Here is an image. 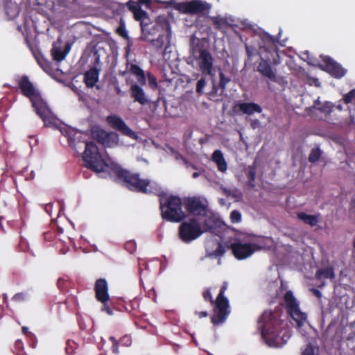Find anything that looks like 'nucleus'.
<instances>
[{"label": "nucleus", "instance_id": "nucleus-13", "mask_svg": "<svg viewBox=\"0 0 355 355\" xmlns=\"http://www.w3.org/2000/svg\"><path fill=\"white\" fill-rule=\"evenodd\" d=\"M107 121L112 128L119 131L122 135L133 139L138 138L137 134L130 129L121 117L116 115L108 116Z\"/></svg>", "mask_w": 355, "mask_h": 355}, {"label": "nucleus", "instance_id": "nucleus-33", "mask_svg": "<svg viewBox=\"0 0 355 355\" xmlns=\"http://www.w3.org/2000/svg\"><path fill=\"white\" fill-rule=\"evenodd\" d=\"M101 303L103 304L101 310L103 311L106 312L109 315H113V309H114L113 300H111L110 297H108V300L107 301H105L104 302H101Z\"/></svg>", "mask_w": 355, "mask_h": 355}, {"label": "nucleus", "instance_id": "nucleus-18", "mask_svg": "<svg viewBox=\"0 0 355 355\" xmlns=\"http://www.w3.org/2000/svg\"><path fill=\"white\" fill-rule=\"evenodd\" d=\"M125 5L128 10L133 13L134 19L139 21L140 27H143L146 24H150L151 20L148 14L141 9L137 2L129 0Z\"/></svg>", "mask_w": 355, "mask_h": 355}, {"label": "nucleus", "instance_id": "nucleus-46", "mask_svg": "<svg viewBox=\"0 0 355 355\" xmlns=\"http://www.w3.org/2000/svg\"><path fill=\"white\" fill-rule=\"evenodd\" d=\"M119 343L121 345L128 347L131 345L132 338L130 336L125 335L121 338V339L119 340Z\"/></svg>", "mask_w": 355, "mask_h": 355}, {"label": "nucleus", "instance_id": "nucleus-31", "mask_svg": "<svg viewBox=\"0 0 355 355\" xmlns=\"http://www.w3.org/2000/svg\"><path fill=\"white\" fill-rule=\"evenodd\" d=\"M166 36L164 34H159L157 39L152 38L148 41L157 51L162 50L165 44Z\"/></svg>", "mask_w": 355, "mask_h": 355}, {"label": "nucleus", "instance_id": "nucleus-20", "mask_svg": "<svg viewBox=\"0 0 355 355\" xmlns=\"http://www.w3.org/2000/svg\"><path fill=\"white\" fill-rule=\"evenodd\" d=\"M94 291L96 298L100 302H104L110 297L107 282L105 279L100 278L96 281Z\"/></svg>", "mask_w": 355, "mask_h": 355}, {"label": "nucleus", "instance_id": "nucleus-27", "mask_svg": "<svg viewBox=\"0 0 355 355\" xmlns=\"http://www.w3.org/2000/svg\"><path fill=\"white\" fill-rule=\"evenodd\" d=\"M212 161L216 164L218 170L220 172H225L227 168V162L220 150H216L211 157Z\"/></svg>", "mask_w": 355, "mask_h": 355}, {"label": "nucleus", "instance_id": "nucleus-9", "mask_svg": "<svg viewBox=\"0 0 355 355\" xmlns=\"http://www.w3.org/2000/svg\"><path fill=\"white\" fill-rule=\"evenodd\" d=\"M211 5L202 0H191L190 1L178 3L175 8L180 12L187 15H205L209 12Z\"/></svg>", "mask_w": 355, "mask_h": 355}, {"label": "nucleus", "instance_id": "nucleus-45", "mask_svg": "<svg viewBox=\"0 0 355 355\" xmlns=\"http://www.w3.org/2000/svg\"><path fill=\"white\" fill-rule=\"evenodd\" d=\"M110 340L112 341V352L114 354H118L119 352V343H120L119 341H118L113 336L110 337Z\"/></svg>", "mask_w": 355, "mask_h": 355}, {"label": "nucleus", "instance_id": "nucleus-41", "mask_svg": "<svg viewBox=\"0 0 355 355\" xmlns=\"http://www.w3.org/2000/svg\"><path fill=\"white\" fill-rule=\"evenodd\" d=\"M230 219L232 223H239L241 221V214L238 210H233L230 214Z\"/></svg>", "mask_w": 355, "mask_h": 355}, {"label": "nucleus", "instance_id": "nucleus-15", "mask_svg": "<svg viewBox=\"0 0 355 355\" xmlns=\"http://www.w3.org/2000/svg\"><path fill=\"white\" fill-rule=\"evenodd\" d=\"M91 135L98 143L105 147H110L112 143L116 141L117 135L114 133L107 132L98 126H94L91 129Z\"/></svg>", "mask_w": 355, "mask_h": 355}, {"label": "nucleus", "instance_id": "nucleus-59", "mask_svg": "<svg viewBox=\"0 0 355 355\" xmlns=\"http://www.w3.org/2000/svg\"><path fill=\"white\" fill-rule=\"evenodd\" d=\"M7 300H8L7 295L6 294H3V302H5L6 304V306L8 307V304Z\"/></svg>", "mask_w": 355, "mask_h": 355}, {"label": "nucleus", "instance_id": "nucleus-19", "mask_svg": "<svg viewBox=\"0 0 355 355\" xmlns=\"http://www.w3.org/2000/svg\"><path fill=\"white\" fill-rule=\"evenodd\" d=\"M232 111L236 114H245L247 115H252L254 113H261L262 107L255 103H239L232 107Z\"/></svg>", "mask_w": 355, "mask_h": 355}, {"label": "nucleus", "instance_id": "nucleus-32", "mask_svg": "<svg viewBox=\"0 0 355 355\" xmlns=\"http://www.w3.org/2000/svg\"><path fill=\"white\" fill-rule=\"evenodd\" d=\"M211 21L214 28L218 31L229 25L227 19L220 17H213Z\"/></svg>", "mask_w": 355, "mask_h": 355}, {"label": "nucleus", "instance_id": "nucleus-22", "mask_svg": "<svg viewBox=\"0 0 355 355\" xmlns=\"http://www.w3.org/2000/svg\"><path fill=\"white\" fill-rule=\"evenodd\" d=\"M355 99V89H351L347 94H346L343 99L339 101V104L336 106L339 110H347L349 111V116L353 121L354 116L351 113L350 105H353V100Z\"/></svg>", "mask_w": 355, "mask_h": 355}, {"label": "nucleus", "instance_id": "nucleus-10", "mask_svg": "<svg viewBox=\"0 0 355 355\" xmlns=\"http://www.w3.org/2000/svg\"><path fill=\"white\" fill-rule=\"evenodd\" d=\"M320 58L322 60V64H320L321 69L332 77L341 78L345 75L346 70L330 56L321 55Z\"/></svg>", "mask_w": 355, "mask_h": 355}, {"label": "nucleus", "instance_id": "nucleus-56", "mask_svg": "<svg viewBox=\"0 0 355 355\" xmlns=\"http://www.w3.org/2000/svg\"><path fill=\"white\" fill-rule=\"evenodd\" d=\"M311 291L313 292V294H314L317 297H318V298H320V297H321V296H322V293H321V292H320L319 290H318V289H316V288H312V289H311Z\"/></svg>", "mask_w": 355, "mask_h": 355}, {"label": "nucleus", "instance_id": "nucleus-54", "mask_svg": "<svg viewBox=\"0 0 355 355\" xmlns=\"http://www.w3.org/2000/svg\"><path fill=\"white\" fill-rule=\"evenodd\" d=\"M152 1L151 0H138V4L146 5L147 7L150 6Z\"/></svg>", "mask_w": 355, "mask_h": 355}, {"label": "nucleus", "instance_id": "nucleus-25", "mask_svg": "<svg viewBox=\"0 0 355 355\" xmlns=\"http://www.w3.org/2000/svg\"><path fill=\"white\" fill-rule=\"evenodd\" d=\"M297 217L304 224L309 225L311 227L316 226L317 224L321 220V214L320 213L311 215L303 211H300L297 213Z\"/></svg>", "mask_w": 355, "mask_h": 355}, {"label": "nucleus", "instance_id": "nucleus-21", "mask_svg": "<svg viewBox=\"0 0 355 355\" xmlns=\"http://www.w3.org/2000/svg\"><path fill=\"white\" fill-rule=\"evenodd\" d=\"M257 71L270 80L276 81V70L272 69L268 60L261 58V60L257 66Z\"/></svg>", "mask_w": 355, "mask_h": 355}, {"label": "nucleus", "instance_id": "nucleus-6", "mask_svg": "<svg viewBox=\"0 0 355 355\" xmlns=\"http://www.w3.org/2000/svg\"><path fill=\"white\" fill-rule=\"evenodd\" d=\"M83 160L85 167L96 173L105 171L108 168V164L104 161L97 146L93 141L85 143Z\"/></svg>", "mask_w": 355, "mask_h": 355}, {"label": "nucleus", "instance_id": "nucleus-2", "mask_svg": "<svg viewBox=\"0 0 355 355\" xmlns=\"http://www.w3.org/2000/svg\"><path fill=\"white\" fill-rule=\"evenodd\" d=\"M110 175L115 178L116 182L125 186L130 191L142 193H154L161 196L163 193L161 187L156 182L148 179L141 178L138 173H132L120 166L114 165L110 168Z\"/></svg>", "mask_w": 355, "mask_h": 355}, {"label": "nucleus", "instance_id": "nucleus-38", "mask_svg": "<svg viewBox=\"0 0 355 355\" xmlns=\"http://www.w3.org/2000/svg\"><path fill=\"white\" fill-rule=\"evenodd\" d=\"M147 78L149 87L153 90L157 89L158 87V85L157 83L156 77L151 73H148Z\"/></svg>", "mask_w": 355, "mask_h": 355}, {"label": "nucleus", "instance_id": "nucleus-57", "mask_svg": "<svg viewBox=\"0 0 355 355\" xmlns=\"http://www.w3.org/2000/svg\"><path fill=\"white\" fill-rule=\"evenodd\" d=\"M245 49H246V53H247L248 57H250V58L252 57V55H253V52H252V48L250 46L246 45L245 46Z\"/></svg>", "mask_w": 355, "mask_h": 355}, {"label": "nucleus", "instance_id": "nucleus-5", "mask_svg": "<svg viewBox=\"0 0 355 355\" xmlns=\"http://www.w3.org/2000/svg\"><path fill=\"white\" fill-rule=\"evenodd\" d=\"M182 200L177 196L171 195L165 199H160L161 216L166 221L180 223L186 218L182 210Z\"/></svg>", "mask_w": 355, "mask_h": 355}, {"label": "nucleus", "instance_id": "nucleus-43", "mask_svg": "<svg viewBox=\"0 0 355 355\" xmlns=\"http://www.w3.org/2000/svg\"><path fill=\"white\" fill-rule=\"evenodd\" d=\"M125 249L130 253H133L137 248V245L135 241H129L125 243Z\"/></svg>", "mask_w": 355, "mask_h": 355}, {"label": "nucleus", "instance_id": "nucleus-42", "mask_svg": "<svg viewBox=\"0 0 355 355\" xmlns=\"http://www.w3.org/2000/svg\"><path fill=\"white\" fill-rule=\"evenodd\" d=\"M225 252V247L220 243H218V247L216 250L213 251L211 255H214L215 257H219L223 256Z\"/></svg>", "mask_w": 355, "mask_h": 355}, {"label": "nucleus", "instance_id": "nucleus-7", "mask_svg": "<svg viewBox=\"0 0 355 355\" xmlns=\"http://www.w3.org/2000/svg\"><path fill=\"white\" fill-rule=\"evenodd\" d=\"M202 233L203 230L200 224L194 218H191L189 220L182 222L179 227V237L183 242L187 243L196 240Z\"/></svg>", "mask_w": 355, "mask_h": 355}, {"label": "nucleus", "instance_id": "nucleus-4", "mask_svg": "<svg viewBox=\"0 0 355 355\" xmlns=\"http://www.w3.org/2000/svg\"><path fill=\"white\" fill-rule=\"evenodd\" d=\"M227 289V284L224 282L220 288L216 299L214 300L210 288H206L202 293V297L206 302L215 304L214 315L211 318V322L214 326L223 324L230 314V306L228 299L225 296Z\"/></svg>", "mask_w": 355, "mask_h": 355}, {"label": "nucleus", "instance_id": "nucleus-44", "mask_svg": "<svg viewBox=\"0 0 355 355\" xmlns=\"http://www.w3.org/2000/svg\"><path fill=\"white\" fill-rule=\"evenodd\" d=\"M207 83L205 78H201L196 84V92L202 93L204 87H205Z\"/></svg>", "mask_w": 355, "mask_h": 355}, {"label": "nucleus", "instance_id": "nucleus-63", "mask_svg": "<svg viewBox=\"0 0 355 355\" xmlns=\"http://www.w3.org/2000/svg\"><path fill=\"white\" fill-rule=\"evenodd\" d=\"M198 175H199V173H197V172H194V173H193V175H192V176H193V178H196L197 177H198Z\"/></svg>", "mask_w": 355, "mask_h": 355}, {"label": "nucleus", "instance_id": "nucleus-60", "mask_svg": "<svg viewBox=\"0 0 355 355\" xmlns=\"http://www.w3.org/2000/svg\"><path fill=\"white\" fill-rule=\"evenodd\" d=\"M67 347H66V352L67 354H72L73 353V350H70L69 348L68 347V345H69V341H67Z\"/></svg>", "mask_w": 355, "mask_h": 355}, {"label": "nucleus", "instance_id": "nucleus-28", "mask_svg": "<svg viewBox=\"0 0 355 355\" xmlns=\"http://www.w3.org/2000/svg\"><path fill=\"white\" fill-rule=\"evenodd\" d=\"M31 51L40 67L44 71L49 70L51 69V63L47 59L44 58L42 53L40 51H34L32 49Z\"/></svg>", "mask_w": 355, "mask_h": 355}, {"label": "nucleus", "instance_id": "nucleus-58", "mask_svg": "<svg viewBox=\"0 0 355 355\" xmlns=\"http://www.w3.org/2000/svg\"><path fill=\"white\" fill-rule=\"evenodd\" d=\"M118 33H119L121 35H122V36H123V37L127 36V33H126L124 30H122L121 28H119V29H118Z\"/></svg>", "mask_w": 355, "mask_h": 355}, {"label": "nucleus", "instance_id": "nucleus-8", "mask_svg": "<svg viewBox=\"0 0 355 355\" xmlns=\"http://www.w3.org/2000/svg\"><path fill=\"white\" fill-rule=\"evenodd\" d=\"M284 302L288 314L296 322L298 327H302L306 320V314L300 311L299 303L291 291L285 293Z\"/></svg>", "mask_w": 355, "mask_h": 355}, {"label": "nucleus", "instance_id": "nucleus-48", "mask_svg": "<svg viewBox=\"0 0 355 355\" xmlns=\"http://www.w3.org/2000/svg\"><path fill=\"white\" fill-rule=\"evenodd\" d=\"M136 78H137V83L139 85H141L142 86L146 85V76H145L144 71L141 73L139 75H137L136 76Z\"/></svg>", "mask_w": 355, "mask_h": 355}, {"label": "nucleus", "instance_id": "nucleus-11", "mask_svg": "<svg viewBox=\"0 0 355 355\" xmlns=\"http://www.w3.org/2000/svg\"><path fill=\"white\" fill-rule=\"evenodd\" d=\"M259 37L263 44V46H261V48L265 49L266 51L269 52L272 55V64L274 65L279 64L280 63L279 55L277 51L276 46L277 40L264 31L259 33Z\"/></svg>", "mask_w": 355, "mask_h": 355}, {"label": "nucleus", "instance_id": "nucleus-50", "mask_svg": "<svg viewBox=\"0 0 355 355\" xmlns=\"http://www.w3.org/2000/svg\"><path fill=\"white\" fill-rule=\"evenodd\" d=\"M302 355H315L313 347L311 345H308L302 352Z\"/></svg>", "mask_w": 355, "mask_h": 355}, {"label": "nucleus", "instance_id": "nucleus-36", "mask_svg": "<svg viewBox=\"0 0 355 355\" xmlns=\"http://www.w3.org/2000/svg\"><path fill=\"white\" fill-rule=\"evenodd\" d=\"M230 81V77L226 76L223 72L219 73V87L223 91L226 89L227 85Z\"/></svg>", "mask_w": 355, "mask_h": 355}, {"label": "nucleus", "instance_id": "nucleus-47", "mask_svg": "<svg viewBox=\"0 0 355 355\" xmlns=\"http://www.w3.org/2000/svg\"><path fill=\"white\" fill-rule=\"evenodd\" d=\"M130 71L135 76L144 71L140 67L135 64H131Z\"/></svg>", "mask_w": 355, "mask_h": 355}, {"label": "nucleus", "instance_id": "nucleus-29", "mask_svg": "<svg viewBox=\"0 0 355 355\" xmlns=\"http://www.w3.org/2000/svg\"><path fill=\"white\" fill-rule=\"evenodd\" d=\"M256 173L257 163L254 162L252 165H250L248 167L247 178L248 180V185L251 187H254L255 186L254 182L256 180Z\"/></svg>", "mask_w": 355, "mask_h": 355}, {"label": "nucleus", "instance_id": "nucleus-52", "mask_svg": "<svg viewBox=\"0 0 355 355\" xmlns=\"http://www.w3.org/2000/svg\"><path fill=\"white\" fill-rule=\"evenodd\" d=\"M21 331H22V333L24 335H26L27 337L30 338L31 339L35 338L34 334L28 331V327H22Z\"/></svg>", "mask_w": 355, "mask_h": 355}, {"label": "nucleus", "instance_id": "nucleus-62", "mask_svg": "<svg viewBox=\"0 0 355 355\" xmlns=\"http://www.w3.org/2000/svg\"><path fill=\"white\" fill-rule=\"evenodd\" d=\"M314 105H315V107H316V106L320 105L321 103L318 100H317V101H315Z\"/></svg>", "mask_w": 355, "mask_h": 355}, {"label": "nucleus", "instance_id": "nucleus-23", "mask_svg": "<svg viewBox=\"0 0 355 355\" xmlns=\"http://www.w3.org/2000/svg\"><path fill=\"white\" fill-rule=\"evenodd\" d=\"M130 92L134 101L143 105L148 103V100L144 89L137 84H132L130 86Z\"/></svg>", "mask_w": 355, "mask_h": 355}, {"label": "nucleus", "instance_id": "nucleus-14", "mask_svg": "<svg viewBox=\"0 0 355 355\" xmlns=\"http://www.w3.org/2000/svg\"><path fill=\"white\" fill-rule=\"evenodd\" d=\"M184 205L189 214L196 216H204L206 214L207 206L202 202L200 197L185 198Z\"/></svg>", "mask_w": 355, "mask_h": 355}, {"label": "nucleus", "instance_id": "nucleus-40", "mask_svg": "<svg viewBox=\"0 0 355 355\" xmlns=\"http://www.w3.org/2000/svg\"><path fill=\"white\" fill-rule=\"evenodd\" d=\"M334 105L330 102H325L324 104L321 105L320 107H318V110L321 112L325 114H330L333 111Z\"/></svg>", "mask_w": 355, "mask_h": 355}, {"label": "nucleus", "instance_id": "nucleus-12", "mask_svg": "<svg viewBox=\"0 0 355 355\" xmlns=\"http://www.w3.org/2000/svg\"><path fill=\"white\" fill-rule=\"evenodd\" d=\"M196 60L198 61V67L202 75L214 76V58L208 49H200Z\"/></svg>", "mask_w": 355, "mask_h": 355}, {"label": "nucleus", "instance_id": "nucleus-49", "mask_svg": "<svg viewBox=\"0 0 355 355\" xmlns=\"http://www.w3.org/2000/svg\"><path fill=\"white\" fill-rule=\"evenodd\" d=\"M66 284H67L66 280H64L62 278H59L58 280V282H57V286L61 291H64L67 287Z\"/></svg>", "mask_w": 355, "mask_h": 355}, {"label": "nucleus", "instance_id": "nucleus-3", "mask_svg": "<svg viewBox=\"0 0 355 355\" xmlns=\"http://www.w3.org/2000/svg\"><path fill=\"white\" fill-rule=\"evenodd\" d=\"M16 82L21 94L30 99L35 111L44 123L53 124L55 119L51 116V110L29 78L24 75L18 77Z\"/></svg>", "mask_w": 355, "mask_h": 355}, {"label": "nucleus", "instance_id": "nucleus-64", "mask_svg": "<svg viewBox=\"0 0 355 355\" xmlns=\"http://www.w3.org/2000/svg\"><path fill=\"white\" fill-rule=\"evenodd\" d=\"M355 204V199L354 198H352L351 199V205H352V207H353V205Z\"/></svg>", "mask_w": 355, "mask_h": 355}, {"label": "nucleus", "instance_id": "nucleus-37", "mask_svg": "<svg viewBox=\"0 0 355 355\" xmlns=\"http://www.w3.org/2000/svg\"><path fill=\"white\" fill-rule=\"evenodd\" d=\"M29 295L27 292L23 291L19 292L16 294H15L12 297V300L15 302H24L28 300Z\"/></svg>", "mask_w": 355, "mask_h": 355}, {"label": "nucleus", "instance_id": "nucleus-30", "mask_svg": "<svg viewBox=\"0 0 355 355\" xmlns=\"http://www.w3.org/2000/svg\"><path fill=\"white\" fill-rule=\"evenodd\" d=\"M316 279H333L334 278V272L331 268L320 269L316 272Z\"/></svg>", "mask_w": 355, "mask_h": 355}, {"label": "nucleus", "instance_id": "nucleus-16", "mask_svg": "<svg viewBox=\"0 0 355 355\" xmlns=\"http://www.w3.org/2000/svg\"><path fill=\"white\" fill-rule=\"evenodd\" d=\"M230 248L235 257L241 260L252 254L257 249V245L234 242L231 244Z\"/></svg>", "mask_w": 355, "mask_h": 355}, {"label": "nucleus", "instance_id": "nucleus-26", "mask_svg": "<svg viewBox=\"0 0 355 355\" xmlns=\"http://www.w3.org/2000/svg\"><path fill=\"white\" fill-rule=\"evenodd\" d=\"M99 70L95 67L87 71L84 74V83L89 88H92L98 81Z\"/></svg>", "mask_w": 355, "mask_h": 355}, {"label": "nucleus", "instance_id": "nucleus-51", "mask_svg": "<svg viewBox=\"0 0 355 355\" xmlns=\"http://www.w3.org/2000/svg\"><path fill=\"white\" fill-rule=\"evenodd\" d=\"M55 237V234L53 232H46L44 233V239L47 241H51Z\"/></svg>", "mask_w": 355, "mask_h": 355}, {"label": "nucleus", "instance_id": "nucleus-55", "mask_svg": "<svg viewBox=\"0 0 355 355\" xmlns=\"http://www.w3.org/2000/svg\"><path fill=\"white\" fill-rule=\"evenodd\" d=\"M259 125H260V122L258 119L252 120L251 122V127L253 129L258 128L259 126Z\"/></svg>", "mask_w": 355, "mask_h": 355}, {"label": "nucleus", "instance_id": "nucleus-24", "mask_svg": "<svg viewBox=\"0 0 355 355\" xmlns=\"http://www.w3.org/2000/svg\"><path fill=\"white\" fill-rule=\"evenodd\" d=\"M159 26L160 25L157 23L152 24L151 22L144 25L143 27H141V39L146 42L152 40V38L159 32Z\"/></svg>", "mask_w": 355, "mask_h": 355}, {"label": "nucleus", "instance_id": "nucleus-39", "mask_svg": "<svg viewBox=\"0 0 355 355\" xmlns=\"http://www.w3.org/2000/svg\"><path fill=\"white\" fill-rule=\"evenodd\" d=\"M203 227L206 231H209L215 229L216 223L211 217L207 218L204 221Z\"/></svg>", "mask_w": 355, "mask_h": 355}, {"label": "nucleus", "instance_id": "nucleus-35", "mask_svg": "<svg viewBox=\"0 0 355 355\" xmlns=\"http://www.w3.org/2000/svg\"><path fill=\"white\" fill-rule=\"evenodd\" d=\"M321 156V150L320 148H316L311 150L309 155V161L311 163H315L319 160Z\"/></svg>", "mask_w": 355, "mask_h": 355}, {"label": "nucleus", "instance_id": "nucleus-34", "mask_svg": "<svg viewBox=\"0 0 355 355\" xmlns=\"http://www.w3.org/2000/svg\"><path fill=\"white\" fill-rule=\"evenodd\" d=\"M14 352L16 355H27L24 352V343L21 340H17L15 342Z\"/></svg>", "mask_w": 355, "mask_h": 355}, {"label": "nucleus", "instance_id": "nucleus-1", "mask_svg": "<svg viewBox=\"0 0 355 355\" xmlns=\"http://www.w3.org/2000/svg\"><path fill=\"white\" fill-rule=\"evenodd\" d=\"M284 320L281 319L278 311L266 310L257 320L258 329L261 331V338L270 347H281L286 343V334L280 336L284 329ZM287 339L290 336H286Z\"/></svg>", "mask_w": 355, "mask_h": 355}, {"label": "nucleus", "instance_id": "nucleus-53", "mask_svg": "<svg viewBox=\"0 0 355 355\" xmlns=\"http://www.w3.org/2000/svg\"><path fill=\"white\" fill-rule=\"evenodd\" d=\"M194 314L198 316V318L201 319L202 318H206L208 316V312L207 311H196Z\"/></svg>", "mask_w": 355, "mask_h": 355}, {"label": "nucleus", "instance_id": "nucleus-61", "mask_svg": "<svg viewBox=\"0 0 355 355\" xmlns=\"http://www.w3.org/2000/svg\"><path fill=\"white\" fill-rule=\"evenodd\" d=\"M164 26L167 30H170V24L166 20L164 21Z\"/></svg>", "mask_w": 355, "mask_h": 355}, {"label": "nucleus", "instance_id": "nucleus-17", "mask_svg": "<svg viewBox=\"0 0 355 355\" xmlns=\"http://www.w3.org/2000/svg\"><path fill=\"white\" fill-rule=\"evenodd\" d=\"M71 50V44L67 42L64 45L60 37L53 42L51 53L53 60L60 62L64 60Z\"/></svg>", "mask_w": 355, "mask_h": 355}]
</instances>
